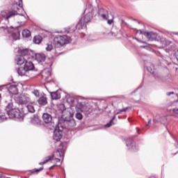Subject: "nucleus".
Here are the masks:
<instances>
[{"instance_id": "1", "label": "nucleus", "mask_w": 178, "mask_h": 178, "mask_svg": "<svg viewBox=\"0 0 178 178\" xmlns=\"http://www.w3.org/2000/svg\"><path fill=\"white\" fill-rule=\"evenodd\" d=\"M20 10H23V0H15V3L13 4L11 10H6L1 12V17H3L6 20H9L10 17H14L17 15H23L19 13Z\"/></svg>"}, {"instance_id": "2", "label": "nucleus", "mask_w": 178, "mask_h": 178, "mask_svg": "<svg viewBox=\"0 0 178 178\" xmlns=\"http://www.w3.org/2000/svg\"><path fill=\"white\" fill-rule=\"evenodd\" d=\"M94 7H92V5L89 4L84 10V13H86V15L83 17L81 18L79 22L76 25V27L79 29L87 27L86 24L91 22V19H92V16H94Z\"/></svg>"}, {"instance_id": "3", "label": "nucleus", "mask_w": 178, "mask_h": 178, "mask_svg": "<svg viewBox=\"0 0 178 178\" xmlns=\"http://www.w3.org/2000/svg\"><path fill=\"white\" fill-rule=\"evenodd\" d=\"M18 54L19 55L16 56L15 62L17 65H24L26 61L33 59V56H34L33 51L28 49H19Z\"/></svg>"}, {"instance_id": "4", "label": "nucleus", "mask_w": 178, "mask_h": 178, "mask_svg": "<svg viewBox=\"0 0 178 178\" xmlns=\"http://www.w3.org/2000/svg\"><path fill=\"white\" fill-rule=\"evenodd\" d=\"M140 33L141 34H143V35H145L147 38L149 40V41H160L161 44L163 45H170L171 42L166 40L165 38H162L161 35H159L158 33L154 32H145L141 30H139Z\"/></svg>"}, {"instance_id": "5", "label": "nucleus", "mask_w": 178, "mask_h": 178, "mask_svg": "<svg viewBox=\"0 0 178 178\" xmlns=\"http://www.w3.org/2000/svg\"><path fill=\"white\" fill-rule=\"evenodd\" d=\"M0 31H4V33H8V37L14 40V41H17L20 38V31L19 28H8L7 26H1L0 27Z\"/></svg>"}, {"instance_id": "6", "label": "nucleus", "mask_w": 178, "mask_h": 178, "mask_svg": "<svg viewBox=\"0 0 178 178\" xmlns=\"http://www.w3.org/2000/svg\"><path fill=\"white\" fill-rule=\"evenodd\" d=\"M6 111L10 119H20L22 118L20 111L17 108H13V103H9L6 107Z\"/></svg>"}, {"instance_id": "7", "label": "nucleus", "mask_w": 178, "mask_h": 178, "mask_svg": "<svg viewBox=\"0 0 178 178\" xmlns=\"http://www.w3.org/2000/svg\"><path fill=\"white\" fill-rule=\"evenodd\" d=\"M71 42L72 38L67 35H57L54 38V45L56 48H60V47H63Z\"/></svg>"}, {"instance_id": "8", "label": "nucleus", "mask_w": 178, "mask_h": 178, "mask_svg": "<svg viewBox=\"0 0 178 178\" xmlns=\"http://www.w3.org/2000/svg\"><path fill=\"white\" fill-rule=\"evenodd\" d=\"M65 155V152L63 149H58L56 152H54V155L48 156L45 158L43 162L39 163L40 165H45L47 162H49V161H52L54 158H63Z\"/></svg>"}, {"instance_id": "9", "label": "nucleus", "mask_w": 178, "mask_h": 178, "mask_svg": "<svg viewBox=\"0 0 178 178\" xmlns=\"http://www.w3.org/2000/svg\"><path fill=\"white\" fill-rule=\"evenodd\" d=\"M15 101L19 103L21 105H24L26 104H29V102H31V99H30V96L26 93H23L15 97Z\"/></svg>"}, {"instance_id": "10", "label": "nucleus", "mask_w": 178, "mask_h": 178, "mask_svg": "<svg viewBox=\"0 0 178 178\" xmlns=\"http://www.w3.org/2000/svg\"><path fill=\"white\" fill-rule=\"evenodd\" d=\"M126 144L127 147H128L129 149H130L131 151H137L138 149L137 148V146H136V143H134L133 139H131V138L127 139Z\"/></svg>"}, {"instance_id": "11", "label": "nucleus", "mask_w": 178, "mask_h": 178, "mask_svg": "<svg viewBox=\"0 0 178 178\" xmlns=\"http://www.w3.org/2000/svg\"><path fill=\"white\" fill-rule=\"evenodd\" d=\"M53 138L56 141H60V138H62V130L59 129L58 127L54 129Z\"/></svg>"}, {"instance_id": "12", "label": "nucleus", "mask_w": 178, "mask_h": 178, "mask_svg": "<svg viewBox=\"0 0 178 178\" xmlns=\"http://www.w3.org/2000/svg\"><path fill=\"white\" fill-rule=\"evenodd\" d=\"M7 88L8 92L12 94V95H17L19 94V89L16 85H7Z\"/></svg>"}, {"instance_id": "13", "label": "nucleus", "mask_w": 178, "mask_h": 178, "mask_svg": "<svg viewBox=\"0 0 178 178\" xmlns=\"http://www.w3.org/2000/svg\"><path fill=\"white\" fill-rule=\"evenodd\" d=\"M65 123L70 128L75 127L76 126V120H74V118H73V117L71 116L65 118Z\"/></svg>"}, {"instance_id": "14", "label": "nucleus", "mask_w": 178, "mask_h": 178, "mask_svg": "<svg viewBox=\"0 0 178 178\" xmlns=\"http://www.w3.org/2000/svg\"><path fill=\"white\" fill-rule=\"evenodd\" d=\"M32 59H35L38 62H44L45 60V54H35L33 51Z\"/></svg>"}, {"instance_id": "15", "label": "nucleus", "mask_w": 178, "mask_h": 178, "mask_svg": "<svg viewBox=\"0 0 178 178\" xmlns=\"http://www.w3.org/2000/svg\"><path fill=\"white\" fill-rule=\"evenodd\" d=\"M24 68L26 72L34 70V64L30 60H27L24 65Z\"/></svg>"}, {"instance_id": "16", "label": "nucleus", "mask_w": 178, "mask_h": 178, "mask_svg": "<svg viewBox=\"0 0 178 178\" xmlns=\"http://www.w3.org/2000/svg\"><path fill=\"white\" fill-rule=\"evenodd\" d=\"M42 77L43 80H45V81H48V79H49V77H51V70H49L48 69H44L42 72Z\"/></svg>"}, {"instance_id": "17", "label": "nucleus", "mask_w": 178, "mask_h": 178, "mask_svg": "<svg viewBox=\"0 0 178 178\" xmlns=\"http://www.w3.org/2000/svg\"><path fill=\"white\" fill-rule=\"evenodd\" d=\"M42 120L46 123V124H49L52 122V116L49 113H44L42 115Z\"/></svg>"}, {"instance_id": "18", "label": "nucleus", "mask_w": 178, "mask_h": 178, "mask_svg": "<svg viewBox=\"0 0 178 178\" xmlns=\"http://www.w3.org/2000/svg\"><path fill=\"white\" fill-rule=\"evenodd\" d=\"M31 123L34 125H38L41 123V120L38 118V115H35L31 118Z\"/></svg>"}, {"instance_id": "19", "label": "nucleus", "mask_w": 178, "mask_h": 178, "mask_svg": "<svg viewBox=\"0 0 178 178\" xmlns=\"http://www.w3.org/2000/svg\"><path fill=\"white\" fill-rule=\"evenodd\" d=\"M38 102L39 105H42V106L47 105V104H48L47 97L44 96H42L41 97H40L38 100Z\"/></svg>"}, {"instance_id": "20", "label": "nucleus", "mask_w": 178, "mask_h": 178, "mask_svg": "<svg viewBox=\"0 0 178 178\" xmlns=\"http://www.w3.org/2000/svg\"><path fill=\"white\" fill-rule=\"evenodd\" d=\"M50 95L51 97V99H60V94H59V92L58 91L50 92Z\"/></svg>"}, {"instance_id": "21", "label": "nucleus", "mask_w": 178, "mask_h": 178, "mask_svg": "<svg viewBox=\"0 0 178 178\" xmlns=\"http://www.w3.org/2000/svg\"><path fill=\"white\" fill-rule=\"evenodd\" d=\"M101 12L103 13V14L100 15L101 17H102V19H104V20H108V10H106L105 9H101L100 13Z\"/></svg>"}, {"instance_id": "22", "label": "nucleus", "mask_w": 178, "mask_h": 178, "mask_svg": "<svg viewBox=\"0 0 178 178\" xmlns=\"http://www.w3.org/2000/svg\"><path fill=\"white\" fill-rule=\"evenodd\" d=\"M26 72L27 71L22 67L17 69V72L18 73L19 76H26Z\"/></svg>"}, {"instance_id": "23", "label": "nucleus", "mask_w": 178, "mask_h": 178, "mask_svg": "<svg viewBox=\"0 0 178 178\" xmlns=\"http://www.w3.org/2000/svg\"><path fill=\"white\" fill-rule=\"evenodd\" d=\"M31 35V33L28 29H24L22 31V37H24L25 38H29Z\"/></svg>"}, {"instance_id": "24", "label": "nucleus", "mask_w": 178, "mask_h": 178, "mask_svg": "<svg viewBox=\"0 0 178 178\" xmlns=\"http://www.w3.org/2000/svg\"><path fill=\"white\" fill-rule=\"evenodd\" d=\"M42 41V38L40 35H36L33 38V42L35 44H40Z\"/></svg>"}, {"instance_id": "25", "label": "nucleus", "mask_w": 178, "mask_h": 178, "mask_svg": "<svg viewBox=\"0 0 178 178\" xmlns=\"http://www.w3.org/2000/svg\"><path fill=\"white\" fill-rule=\"evenodd\" d=\"M92 111L90 105L83 106L82 108V112H86V113H90Z\"/></svg>"}, {"instance_id": "26", "label": "nucleus", "mask_w": 178, "mask_h": 178, "mask_svg": "<svg viewBox=\"0 0 178 178\" xmlns=\"http://www.w3.org/2000/svg\"><path fill=\"white\" fill-rule=\"evenodd\" d=\"M26 109L31 113H34L35 112V110L34 109V106L32 105H28L26 106Z\"/></svg>"}, {"instance_id": "27", "label": "nucleus", "mask_w": 178, "mask_h": 178, "mask_svg": "<svg viewBox=\"0 0 178 178\" xmlns=\"http://www.w3.org/2000/svg\"><path fill=\"white\" fill-rule=\"evenodd\" d=\"M130 109V107H126L122 109H120L118 111L116 115H120V113H123V112H127V110Z\"/></svg>"}, {"instance_id": "28", "label": "nucleus", "mask_w": 178, "mask_h": 178, "mask_svg": "<svg viewBox=\"0 0 178 178\" xmlns=\"http://www.w3.org/2000/svg\"><path fill=\"white\" fill-rule=\"evenodd\" d=\"M75 118L78 120H81L83 119V115L79 111H77L76 113L75 114Z\"/></svg>"}, {"instance_id": "29", "label": "nucleus", "mask_w": 178, "mask_h": 178, "mask_svg": "<svg viewBox=\"0 0 178 178\" xmlns=\"http://www.w3.org/2000/svg\"><path fill=\"white\" fill-rule=\"evenodd\" d=\"M7 118L6 115H5L4 113L0 112V120L1 122H3V120H6Z\"/></svg>"}, {"instance_id": "30", "label": "nucleus", "mask_w": 178, "mask_h": 178, "mask_svg": "<svg viewBox=\"0 0 178 178\" xmlns=\"http://www.w3.org/2000/svg\"><path fill=\"white\" fill-rule=\"evenodd\" d=\"M42 169H44V167H41L39 169H34L31 170V173H38V172H41V170H42Z\"/></svg>"}, {"instance_id": "31", "label": "nucleus", "mask_w": 178, "mask_h": 178, "mask_svg": "<svg viewBox=\"0 0 178 178\" xmlns=\"http://www.w3.org/2000/svg\"><path fill=\"white\" fill-rule=\"evenodd\" d=\"M114 119H115V117H113L112 118V120L104 126V127H111V126H112V124H113V120Z\"/></svg>"}, {"instance_id": "32", "label": "nucleus", "mask_w": 178, "mask_h": 178, "mask_svg": "<svg viewBox=\"0 0 178 178\" xmlns=\"http://www.w3.org/2000/svg\"><path fill=\"white\" fill-rule=\"evenodd\" d=\"M32 93L35 95V97H40V92L38 90H34Z\"/></svg>"}, {"instance_id": "33", "label": "nucleus", "mask_w": 178, "mask_h": 178, "mask_svg": "<svg viewBox=\"0 0 178 178\" xmlns=\"http://www.w3.org/2000/svg\"><path fill=\"white\" fill-rule=\"evenodd\" d=\"M171 106H176L178 108V99L177 101L171 102Z\"/></svg>"}, {"instance_id": "34", "label": "nucleus", "mask_w": 178, "mask_h": 178, "mask_svg": "<svg viewBox=\"0 0 178 178\" xmlns=\"http://www.w3.org/2000/svg\"><path fill=\"white\" fill-rule=\"evenodd\" d=\"M53 46L52 44H47V47H46V50L47 51H52L53 49Z\"/></svg>"}, {"instance_id": "35", "label": "nucleus", "mask_w": 178, "mask_h": 178, "mask_svg": "<svg viewBox=\"0 0 178 178\" xmlns=\"http://www.w3.org/2000/svg\"><path fill=\"white\" fill-rule=\"evenodd\" d=\"M172 113L175 115H178V107L172 109Z\"/></svg>"}, {"instance_id": "36", "label": "nucleus", "mask_w": 178, "mask_h": 178, "mask_svg": "<svg viewBox=\"0 0 178 178\" xmlns=\"http://www.w3.org/2000/svg\"><path fill=\"white\" fill-rule=\"evenodd\" d=\"M140 48H145V49H151V47L148 45L141 46Z\"/></svg>"}, {"instance_id": "37", "label": "nucleus", "mask_w": 178, "mask_h": 178, "mask_svg": "<svg viewBox=\"0 0 178 178\" xmlns=\"http://www.w3.org/2000/svg\"><path fill=\"white\" fill-rule=\"evenodd\" d=\"M107 23L108 24H112V23H113V19H108Z\"/></svg>"}, {"instance_id": "38", "label": "nucleus", "mask_w": 178, "mask_h": 178, "mask_svg": "<svg viewBox=\"0 0 178 178\" xmlns=\"http://www.w3.org/2000/svg\"><path fill=\"white\" fill-rule=\"evenodd\" d=\"M173 94H175V92H167V93H166V95H168V97H170V95H173Z\"/></svg>"}, {"instance_id": "39", "label": "nucleus", "mask_w": 178, "mask_h": 178, "mask_svg": "<svg viewBox=\"0 0 178 178\" xmlns=\"http://www.w3.org/2000/svg\"><path fill=\"white\" fill-rule=\"evenodd\" d=\"M49 63H47L49 67H51L52 66V60H49Z\"/></svg>"}, {"instance_id": "40", "label": "nucleus", "mask_w": 178, "mask_h": 178, "mask_svg": "<svg viewBox=\"0 0 178 178\" xmlns=\"http://www.w3.org/2000/svg\"><path fill=\"white\" fill-rule=\"evenodd\" d=\"M175 58L177 59L178 60V50L175 52Z\"/></svg>"}, {"instance_id": "41", "label": "nucleus", "mask_w": 178, "mask_h": 178, "mask_svg": "<svg viewBox=\"0 0 178 178\" xmlns=\"http://www.w3.org/2000/svg\"><path fill=\"white\" fill-rule=\"evenodd\" d=\"M56 162H60V159H58V157L55 158Z\"/></svg>"}, {"instance_id": "42", "label": "nucleus", "mask_w": 178, "mask_h": 178, "mask_svg": "<svg viewBox=\"0 0 178 178\" xmlns=\"http://www.w3.org/2000/svg\"><path fill=\"white\" fill-rule=\"evenodd\" d=\"M151 122H152V120H149L147 124H146V126H148L149 124H151Z\"/></svg>"}, {"instance_id": "43", "label": "nucleus", "mask_w": 178, "mask_h": 178, "mask_svg": "<svg viewBox=\"0 0 178 178\" xmlns=\"http://www.w3.org/2000/svg\"><path fill=\"white\" fill-rule=\"evenodd\" d=\"M147 70H148V72H149L150 73L154 74V71H152V70L151 71H149V68H147Z\"/></svg>"}, {"instance_id": "44", "label": "nucleus", "mask_w": 178, "mask_h": 178, "mask_svg": "<svg viewBox=\"0 0 178 178\" xmlns=\"http://www.w3.org/2000/svg\"><path fill=\"white\" fill-rule=\"evenodd\" d=\"M172 34H173V35L175 34V35H178V33H176V32H172Z\"/></svg>"}, {"instance_id": "45", "label": "nucleus", "mask_w": 178, "mask_h": 178, "mask_svg": "<svg viewBox=\"0 0 178 178\" xmlns=\"http://www.w3.org/2000/svg\"><path fill=\"white\" fill-rule=\"evenodd\" d=\"M176 148H178V142H177V144H175Z\"/></svg>"}, {"instance_id": "46", "label": "nucleus", "mask_w": 178, "mask_h": 178, "mask_svg": "<svg viewBox=\"0 0 178 178\" xmlns=\"http://www.w3.org/2000/svg\"><path fill=\"white\" fill-rule=\"evenodd\" d=\"M54 167H55V165H54L51 166L49 169H52V168H54Z\"/></svg>"}, {"instance_id": "47", "label": "nucleus", "mask_w": 178, "mask_h": 178, "mask_svg": "<svg viewBox=\"0 0 178 178\" xmlns=\"http://www.w3.org/2000/svg\"><path fill=\"white\" fill-rule=\"evenodd\" d=\"M142 42V44H147V42Z\"/></svg>"}, {"instance_id": "48", "label": "nucleus", "mask_w": 178, "mask_h": 178, "mask_svg": "<svg viewBox=\"0 0 178 178\" xmlns=\"http://www.w3.org/2000/svg\"><path fill=\"white\" fill-rule=\"evenodd\" d=\"M60 147H63V144L61 143V144H60Z\"/></svg>"}, {"instance_id": "49", "label": "nucleus", "mask_w": 178, "mask_h": 178, "mask_svg": "<svg viewBox=\"0 0 178 178\" xmlns=\"http://www.w3.org/2000/svg\"><path fill=\"white\" fill-rule=\"evenodd\" d=\"M140 131V129H138V131Z\"/></svg>"}, {"instance_id": "50", "label": "nucleus", "mask_w": 178, "mask_h": 178, "mask_svg": "<svg viewBox=\"0 0 178 178\" xmlns=\"http://www.w3.org/2000/svg\"><path fill=\"white\" fill-rule=\"evenodd\" d=\"M0 99H1V95H0Z\"/></svg>"}]
</instances>
